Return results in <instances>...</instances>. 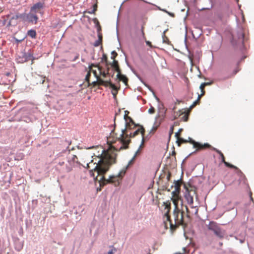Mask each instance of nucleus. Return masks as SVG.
<instances>
[{
    "label": "nucleus",
    "mask_w": 254,
    "mask_h": 254,
    "mask_svg": "<svg viewBox=\"0 0 254 254\" xmlns=\"http://www.w3.org/2000/svg\"><path fill=\"white\" fill-rule=\"evenodd\" d=\"M110 68L108 66L107 67V71H108V72H109Z\"/></svg>",
    "instance_id": "603ef678"
},
{
    "label": "nucleus",
    "mask_w": 254,
    "mask_h": 254,
    "mask_svg": "<svg viewBox=\"0 0 254 254\" xmlns=\"http://www.w3.org/2000/svg\"><path fill=\"white\" fill-rule=\"evenodd\" d=\"M137 127H138L139 128L132 132H129L128 134V136L127 137V138H125V140H126L127 141H128V139H129V142H128V144H129L130 142V138H131L134 137L135 136L139 134V133H140L142 135V143L140 146V148L142 146V145H143L144 142L145 141V138H144L145 129L142 126L138 125Z\"/></svg>",
    "instance_id": "0eeeda50"
},
{
    "label": "nucleus",
    "mask_w": 254,
    "mask_h": 254,
    "mask_svg": "<svg viewBox=\"0 0 254 254\" xmlns=\"http://www.w3.org/2000/svg\"><path fill=\"white\" fill-rule=\"evenodd\" d=\"M177 124L176 123H174V126H177Z\"/></svg>",
    "instance_id": "6e6d98bb"
},
{
    "label": "nucleus",
    "mask_w": 254,
    "mask_h": 254,
    "mask_svg": "<svg viewBox=\"0 0 254 254\" xmlns=\"http://www.w3.org/2000/svg\"><path fill=\"white\" fill-rule=\"evenodd\" d=\"M209 83H206V82H204V83H202L200 86V89L201 90H204V88L205 87V86L207 85H209Z\"/></svg>",
    "instance_id": "2f4dec72"
},
{
    "label": "nucleus",
    "mask_w": 254,
    "mask_h": 254,
    "mask_svg": "<svg viewBox=\"0 0 254 254\" xmlns=\"http://www.w3.org/2000/svg\"><path fill=\"white\" fill-rule=\"evenodd\" d=\"M27 35L32 38H36V32L35 30L31 29L28 31Z\"/></svg>",
    "instance_id": "f3484780"
},
{
    "label": "nucleus",
    "mask_w": 254,
    "mask_h": 254,
    "mask_svg": "<svg viewBox=\"0 0 254 254\" xmlns=\"http://www.w3.org/2000/svg\"><path fill=\"white\" fill-rule=\"evenodd\" d=\"M188 118H189V116L188 114H185L184 115V116L183 117V119L184 120V121L185 122H187L188 120Z\"/></svg>",
    "instance_id": "58836bf2"
},
{
    "label": "nucleus",
    "mask_w": 254,
    "mask_h": 254,
    "mask_svg": "<svg viewBox=\"0 0 254 254\" xmlns=\"http://www.w3.org/2000/svg\"><path fill=\"white\" fill-rule=\"evenodd\" d=\"M117 77L119 81H122L126 86L128 85L127 82L128 80L126 76L123 74H119L117 75Z\"/></svg>",
    "instance_id": "4468645a"
},
{
    "label": "nucleus",
    "mask_w": 254,
    "mask_h": 254,
    "mask_svg": "<svg viewBox=\"0 0 254 254\" xmlns=\"http://www.w3.org/2000/svg\"><path fill=\"white\" fill-rule=\"evenodd\" d=\"M200 99V97H198V98H197V100L194 101L193 103V104L190 106V108H192L194 107H195L196 105L199 104Z\"/></svg>",
    "instance_id": "a878e982"
},
{
    "label": "nucleus",
    "mask_w": 254,
    "mask_h": 254,
    "mask_svg": "<svg viewBox=\"0 0 254 254\" xmlns=\"http://www.w3.org/2000/svg\"><path fill=\"white\" fill-rule=\"evenodd\" d=\"M102 60L106 63V65L108 66L109 64L108 63L107 57L106 55H103Z\"/></svg>",
    "instance_id": "cd10ccee"
},
{
    "label": "nucleus",
    "mask_w": 254,
    "mask_h": 254,
    "mask_svg": "<svg viewBox=\"0 0 254 254\" xmlns=\"http://www.w3.org/2000/svg\"><path fill=\"white\" fill-rule=\"evenodd\" d=\"M201 94L200 95H198V97H200V98L203 96L205 94V91L204 90H201Z\"/></svg>",
    "instance_id": "37998d69"
},
{
    "label": "nucleus",
    "mask_w": 254,
    "mask_h": 254,
    "mask_svg": "<svg viewBox=\"0 0 254 254\" xmlns=\"http://www.w3.org/2000/svg\"><path fill=\"white\" fill-rule=\"evenodd\" d=\"M77 58H78V56L76 57L75 58V59L74 60V61H75V60H76V59H77Z\"/></svg>",
    "instance_id": "5fc2aeb1"
},
{
    "label": "nucleus",
    "mask_w": 254,
    "mask_h": 254,
    "mask_svg": "<svg viewBox=\"0 0 254 254\" xmlns=\"http://www.w3.org/2000/svg\"><path fill=\"white\" fill-rule=\"evenodd\" d=\"M139 125L135 123L126 124L125 128L122 129L121 133L118 134L115 132V128L111 131L110 135L107 138V142L112 145L110 149L115 151H119L123 149H127L128 147V142L125 140L128 136V134L130 130L134 129ZM115 128L116 124H114Z\"/></svg>",
    "instance_id": "f03ea898"
},
{
    "label": "nucleus",
    "mask_w": 254,
    "mask_h": 254,
    "mask_svg": "<svg viewBox=\"0 0 254 254\" xmlns=\"http://www.w3.org/2000/svg\"><path fill=\"white\" fill-rule=\"evenodd\" d=\"M187 142H190L189 138V140H188L185 139L180 137L179 138L177 139V143L179 146H180L182 143H187Z\"/></svg>",
    "instance_id": "a211bd4d"
},
{
    "label": "nucleus",
    "mask_w": 254,
    "mask_h": 254,
    "mask_svg": "<svg viewBox=\"0 0 254 254\" xmlns=\"http://www.w3.org/2000/svg\"><path fill=\"white\" fill-rule=\"evenodd\" d=\"M234 39H235V36H234V35H233V40H232V42L234 44Z\"/></svg>",
    "instance_id": "3c124183"
},
{
    "label": "nucleus",
    "mask_w": 254,
    "mask_h": 254,
    "mask_svg": "<svg viewBox=\"0 0 254 254\" xmlns=\"http://www.w3.org/2000/svg\"><path fill=\"white\" fill-rule=\"evenodd\" d=\"M112 93L114 97H116V95L118 93V89H117V87H116V89H113V91H112Z\"/></svg>",
    "instance_id": "473e14b6"
},
{
    "label": "nucleus",
    "mask_w": 254,
    "mask_h": 254,
    "mask_svg": "<svg viewBox=\"0 0 254 254\" xmlns=\"http://www.w3.org/2000/svg\"><path fill=\"white\" fill-rule=\"evenodd\" d=\"M113 253H114L113 250H112L108 252V254H113Z\"/></svg>",
    "instance_id": "09e8293b"
},
{
    "label": "nucleus",
    "mask_w": 254,
    "mask_h": 254,
    "mask_svg": "<svg viewBox=\"0 0 254 254\" xmlns=\"http://www.w3.org/2000/svg\"><path fill=\"white\" fill-rule=\"evenodd\" d=\"M98 69L99 70H100V73H101V74L104 77H106L107 75L109 74V72H108V71H107V72L106 71H102L101 70V67L99 66L98 67Z\"/></svg>",
    "instance_id": "393cba45"
},
{
    "label": "nucleus",
    "mask_w": 254,
    "mask_h": 254,
    "mask_svg": "<svg viewBox=\"0 0 254 254\" xmlns=\"http://www.w3.org/2000/svg\"><path fill=\"white\" fill-rule=\"evenodd\" d=\"M163 42L164 43H168L169 40L166 37V36H165V35L164 34V35L163 36Z\"/></svg>",
    "instance_id": "c9c22d12"
},
{
    "label": "nucleus",
    "mask_w": 254,
    "mask_h": 254,
    "mask_svg": "<svg viewBox=\"0 0 254 254\" xmlns=\"http://www.w3.org/2000/svg\"><path fill=\"white\" fill-rule=\"evenodd\" d=\"M116 153L112 149L103 150L100 159L98 163H93L92 160L87 164V168L90 169L91 176L94 177V173H96V179L100 182V186H105L108 184H113L115 187L119 186L126 174V169L121 170L116 175L110 176L108 179H106L104 176L110 166L116 163Z\"/></svg>",
    "instance_id": "f257e3e1"
},
{
    "label": "nucleus",
    "mask_w": 254,
    "mask_h": 254,
    "mask_svg": "<svg viewBox=\"0 0 254 254\" xmlns=\"http://www.w3.org/2000/svg\"><path fill=\"white\" fill-rule=\"evenodd\" d=\"M43 7V5L41 2L36 3L31 8V12L36 13L38 10H40Z\"/></svg>",
    "instance_id": "ddd939ff"
},
{
    "label": "nucleus",
    "mask_w": 254,
    "mask_h": 254,
    "mask_svg": "<svg viewBox=\"0 0 254 254\" xmlns=\"http://www.w3.org/2000/svg\"><path fill=\"white\" fill-rule=\"evenodd\" d=\"M238 39L240 42H243L244 39V34L242 31L241 30L238 34Z\"/></svg>",
    "instance_id": "412c9836"
},
{
    "label": "nucleus",
    "mask_w": 254,
    "mask_h": 254,
    "mask_svg": "<svg viewBox=\"0 0 254 254\" xmlns=\"http://www.w3.org/2000/svg\"><path fill=\"white\" fill-rule=\"evenodd\" d=\"M148 112L150 114H153L155 112V109L153 107H151L148 110Z\"/></svg>",
    "instance_id": "e433bc0d"
},
{
    "label": "nucleus",
    "mask_w": 254,
    "mask_h": 254,
    "mask_svg": "<svg viewBox=\"0 0 254 254\" xmlns=\"http://www.w3.org/2000/svg\"><path fill=\"white\" fill-rule=\"evenodd\" d=\"M118 56V54L114 51L112 52L111 59L115 60L116 57Z\"/></svg>",
    "instance_id": "7c9ffc66"
},
{
    "label": "nucleus",
    "mask_w": 254,
    "mask_h": 254,
    "mask_svg": "<svg viewBox=\"0 0 254 254\" xmlns=\"http://www.w3.org/2000/svg\"><path fill=\"white\" fill-rule=\"evenodd\" d=\"M129 114V112L127 111H125V114L124 116V119L126 121V124H130V123H135L132 118L129 116H128V114Z\"/></svg>",
    "instance_id": "2eb2a0df"
},
{
    "label": "nucleus",
    "mask_w": 254,
    "mask_h": 254,
    "mask_svg": "<svg viewBox=\"0 0 254 254\" xmlns=\"http://www.w3.org/2000/svg\"><path fill=\"white\" fill-rule=\"evenodd\" d=\"M174 126H172L170 129V135L171 136L173 132Z\"/></svg>",
    "instance_id": "79ce46f5"
},
{
    "label": "nucleus",
    "mask_w": 254,
    "mask_h": 254,
    "mask_svg": "<svg viewBox=\"0 0 254 254\" xmlns=\"http://www.w3.org/2000/svg\"><path fill=\"white\" fill-rule=\"evenodd\" d=\"M171 199L175 206L173 212V217L175 220L174 225L182 224V212H181L180 209L178 206L179 201L181 200V196L179 194H172Z\"/></svg>",
    "instance_id": "20e7f679"
},
{
    "label": "nucleus",
    "mask_w": 254,
    "mask_h": 254,
    "mask_svg": "<svg viewBox=\"0 0 254 254\" xmlns=\"http://www.w3.org/2000/svg\"><path fill=\"white\" fill-rule=\"evenodd\" d=\"M134 158H135V156H134L129 161V162L128 163V164L127 166H126V167L125 168H123V169H126V171H127V168L130 166L131 165L133 162H134Z\"/></svg>",
    "instance_id": "5701e85b"
},
{
    "label": "nucleus",
    "mask_w": 254,
    "mask_h": 254,
    "mask_svg": "<svg viewBox=\"0 0 254 254\" xmlns=\"http://www.w3.org/2000/svg\"><path fill=\"white\" fill-rule=\"evenodd\" d=\"M157 129V127H153L152 129H151V131L153 132V133H154L156 130Z\"/></svg>",
    "instance_id": "49530a36"
},
{
    "label": "nucleus",
    "mask_w": 254,
    "mask_h": 254,
    "mask_svg": "<svg viewBox=\"0 0 254 254\" xmlns=\"http://www.w3.org/2000/svg\"><path fill=\"white\" fill-rule=\"evenodd\" d=\"M102 44V42L99 41V40H97V41H95V42L94 43V46L95 47H98L100 45H101Z\"/></svg>",
    "instance_id": "72a5a7b5"
},
{
    "label": "nucleus",
    "mask_w": 254,
    "mask_h": 254,
    "mask_svg": "<svg viewBox=\"0 0 254 254\" xmlns=\"http://www.w3.org/2000/svg\"><path fill=\"white\" fill-rule=\"evenodd\" d=\"M28 18L29 21L32 22H34L36 24L37 22L38 17L36 15L33 14H29L28 15Z\"/></svg>",
    "instance_id": "dca6fc26"
},
{
    "label": "nucleus",
    "mask_w": 254,
    "mask_h": 254,
    "mask_svg": "<svg viewBox=\"0 0 254 254\" xmlns=\"http://www.w3.org/2000/svg\"><path fill=\"white\" fill-rule=\"evenodd\" d=\"M111 65L113 68L114 69L116 68H117L119 66L118 62L115 60H114L112 64H111Z\"/></svg>",
    "instance_id": "4be33fe9"
},
{
    "label": "nucleus",
    "mask_w": 254,
    "mask_h": 254,
    "mask_svg": "<svg viewBox=\"0 0 254 254\" xmlns=\"http://www.w3.org/2000/svg\"><path fill=\"white\" fill-rule=\"evenodd\" d=\"M212 150L216 151L217 153H218L220 155L222 159V162H223L227 167L235 169H238L237 167L225 161V157L221 151L218 150L215 148H212Z\"/></svg>",
    "instance_id": "9b49d317"
},
{
    "label": "nucleus",
    "mask_w": 254,
    "mask_h": 254,
    "mask_svg": "<svg viewBox=\"0 0 254 254\" xmlns=\"http://www.w3.org/2000/svg\"><path fill=\"white\" fill-rule=\"evenodd\" d=\"M251 200H252V201L254 203V200L253 198V197L251 196Z\"/></svg>",
    "instance_id": "864d4df0"
},
{
    "label": "nucleus",
    "mask_w": 254,
    "mask_h": 254,
    "mask_svg": "<svg viewBox=\"0 0 254 254\" xmlns=\"http://www.w3.org/2000/svg\"><path fill=\"white\" fill-rule=\"evenodd\" d=\"M145 42H146V45H147V46H149L150 48H152V47H153V46H152V44H151V43L150 41H146V40H145Z\"/></svg>",
    "instance_id": "ea45409f"
},
{
    "label": "nucleus",
    "mask_w": 254,
    "mask_h": 254,
    "mask_svg": "<svg viewBox=\"0 0 254 254\" xmlns=\"http://www.w3.org/2000/svg\"><path fill=\"white\" fill-rule=\"evenodd\" d=\"M209 231L213 232L214 235L220 239H223L225 235V231L220 227V225L215 221H210L207 225Z\"/></svg>",
    "instance_id": "39448f33"
},
{
    "label": "nucleus",
    "mask_w": 254,
    "mask_h": 254,
    "mask_svg": "<svg viewBox=\"0 0 254 254\" xmlns=\"http://www.w3.org/2000/svg\"><path fill=\"white\" fill-rule=\"evenodd\" d=\"M104 86L106 87L110 86L112 89H116V86L111 82L110 80L109 81H105Z\"/></svg>",
    "instance_id": "aec40b11"
},
{
    "label": "nucleus",
    "mask_w": 254,
    "mask_h": 254,
    "mask_svg": "<svg viewBox=\"0 0 254 254\" xmlns=\"http://www.w3.org/2000/svg\"><path fill=\"white\" fill-rule=\"evenodd\" d=\"M170 177H171V174L170 173H169L167 176V180L169 181L170 179Z\"/></svg>",
    "instance_id": "de8ad7c7"
},
{
    "label": "nucleus",
    "mask_w": 254,
    "mask_h": 254,
    "mask_svg": "<svg viewBox=\"0 0 254 254\" xmlns=\"http://www.w3.org/2000/svg\"><path fill=\"white\" fill-rule=\"evenodd\" d=\"M64 164V161H60L59 162L58 164L60 166H63Z\"/></svg>",
    "instance_id": "a18cd8bd"
},
{
    "label": "nucleus",
    "mask_w": 254,
    "mask_h": 254,
    "mask_svg": "<svg viewBox=\"0 0 254 254\" xmlns=\"http://www.w3.org/2000/svg\"><path fill=\"white\" fill-rule=\"evenodd\" d=\"M93 72L94 74H95V75L96 77H97V76H98L97 75V72H96V71L95 70H93Z\"/></svg>",
    "instance_id": "8fccbe9b"
},
{
    "label": "nucleus",
    "mask_w": 254,
    "mask_h": 254,
    "mask_svg": "<svg viewBox=\"0 0 254 254\" xmlns=\"http://www.w3.org/2000/svg\"><path fill=\"white\" fill-rule=\"evenodd\" d=\"M191 209H194V211H191L188 208L187 205L182 204L181 208L180 209L181 212H182L183 215V222L181 226H186V224L185 222L184 214L186 213V217L188 219H190L193 215H197L198 213V208L196 206H190Z\"/></svg>",
    "instance_id": "423d86ee"
},
{
    "label": "nucleus",
    "mask_w": 254,
    "mask_h": 254,
    "mask_svg": "<svg viewBox=\"0 0 254 254\" xmlns=\"http://www.w3.org/2000/svg\"><path fill=\"white\" fill-rule=\"evenodd\" d=\"M98 39L99 41L102 42V34L100 33H98Z\"/></svg>",
    "instance_id": "a19ab883"
},
{
    "label": "nucleus",
    "mask_w": 254,
    "mask_h": 254,
    "mask_svg": "<svg viewBox=\"0 0 254 254\" xmlns=\"http://www.w3.org/2000/svg\"><path fill=\"white\" fill-rule=\"evenodd\" d=\"M185 188L186 189L187 191V192L185 195V199L187 200L188 203L190 206H192L193 203V196L195 194V191L191 187L189 189L187 188L186 185H185Z\"/></svg>",
    "instance_id": "1a4fd4ad"
},
{
    "label": "nucleus",
    "mask_w": 254,
    "mask_h": 254,
    "mask_svg": "<svg viewBox=\"0 0 254 254\" xmlns=\"http://www.w3.org/2000/svg\"><path fill=\"white\" fill-rule=\"evenodd\" d=\"M175 190L173 191L172 194H179L181 190L182 182L180 180L175 181L174 183Z\"/></svg>",
    "instance_id": "f8f14e48"
},
{
    "label": "nucleus",
    "mask_w": 254,
    "mask_h": 254,
    "mask_svg": "<svg viewBox=\"0 0 254 254\" xmlns=\"http://www.w3.org/2000/svg\"><path fill=\"white\" fill-rule=\"evenodd\" d=\"M115 70L118 72L117 75L122 74L121 73V70L119 66L117 68H115Z\"/></svg>",
    "instance_id": "4c0bfd02"
},
{
    "label": "nucleus",
    "mask_w": 254,
    "mask_h": 254,
    "mask_svg": "<svg viewBox=\"0 0 254 254\" xmlns=\"http://www.w3.org/2000/svg\"><path fill=\"white\" fill-rule=\"evenodd\" d=\"M144 27L143 25H142L141 26V34H142V36L143 39H144V40H146V37H145V33H144Z\"/></svg>",
    "instance_id": "c756f323"
},
{
    "label": "nucleus",
    "mask_w": 254,
    "mask_h": 254,
    "mask_svg": "<svg viewBox=\"0 0 254 254\" xmlns=\"http://www.w3.org/2000/svg\"><path fill=\"white\" fill-rule=\"evenodd\" d=\"M98 80V85H103L105 84V81L101 79L99 76H97Z\"/></svg>",
    "instance_id": "b1692460"
},
{
    "label": "nucleus",
    "mask_w": 254,
    "mask_h": 254,
    "mask_svg": "<svg viewBox=\"0 0 254 254\" xmlns=\"http://www.w3.org/2000/svg\"><path fill=\"white\" fill-rule=\"evenodd\" d=\"M191 211H194V209H192V210H190Z\"/></svg>",
    "instance_id": "4d7b16f0"
},
{
    "label": "nucleus",
    "mask_w": 254,
    "mask_h": 254,
    "mask_svg": "<svg viewBox=\"0 0 254 254\" xmlns=\"http://www.w3.org/2000/svg\"><path fill=\"white\" fill-rule=\"evenodd\" d=\"M183 130V128H180L178 131L175 133V137L177 138V139L179 138L180 137L181 133Z\"/></svg>",
    "instance_id": "c85d7f7f"
},
{
    "label": "nucleus",
    "mask_w": 254,
    "mask_h": 254,
    "mask_svg": "<svg viewBox=\"0 0 254 254\" xmlns=\"http://www.w3.org/2000/svg\"><path fill=\"white\" fill-rule=\"evenodd\" d=\"M163 208L161 211L163 214V220L164 226L166 229L170 228L171 231H175L181 224L175 225V220L171 219L170 212L171 209V203L170 200L164 202L162 204Z\"/></svg>",
    "instance_id": "7ed1b4c3"
},
{
    "label": "nucleus",
    "mask_w": 254,
    "mask_h": 254,
    "mask_svg": "<svg viewBox=\"0 0 254 254\" xmlns=\"http://www.w3.org/2000/svg\"><path fill=\"white\" fill-rule=\"evenodd\" d=\"M97 10V5L96 4H94L93 5V9H92V11L89 12V13H94L95 11Z\"/></svg>",
    "instance_id": "f704fd0d"
},
{
    "label": "nucleus",
    "mask_w": 254,
    "mask_h": 254,
    "mask_svg": "<svg viewBox=\"0 0 254 254\" xmlns=\"http://www.w3.org/2000/svg\"><path fill=\"white\" fill-rule=\"evenodd\" d=\"M92 84L93 85V86H96L98 85V80L96 81L93 82L92 83Z\"/></svg>",
    "instance_id": "c03bdc74"
},
{
    "label": "nucleus",
    "mask_w": 254,
    "mask_h": 254,
    "mask_svg": "<svg viewBox=\"0 0 254 254\" xmlns=\"http://www.w3.org/2000/svg\"><path fill=\"white\" fill-rule=\"evenodd\" d=\"M24 17L23 14H16L14 15H13L11 16V17L10 18L9 22H11L12 20H17L19 19H22Z\"/></svg>",
    "instance_id": "6ab92c4d"
},
{
    "label": "nucleus",
    "mask_w": 254,
    "mask_h": 254,
    "mask_svg": "<svg viewBox=\"0 0 254 254\" xmlns=\"http://www.w3.org/2000/svg\"><path fill=\"white\" fill-rule=\"evenodd\" d=\"M190 139V143L193 144V146L194 148H197V150H203L207 148H211L212 149L213 147H212L209 144L206 143L204 144H202L197 142H195L194 140H192L191 138L189 137Z\"/></svg>",
    "instance_id": "9d476101"
},
{
    "label": "nucleus",
    "mask_w": 254,
    "mask_h": 254,
    "mask_svg": "<svg viewBox=\"0 0 254 254\" xmlns=\"http://www.w3.org/2000/svg\"><path fill=\"white\" fill-rule=\"evenodd\" d=\"M75 163H78L77 156L73 154H69L68 156L67 164H66L65 172H70L74 166Z\"/></svg>",
    "instance_id": "6e6552de"
},
{
    "label": "nucleus",
    "mask_w": 254,
    "mask_h": 254,
    "mask_svg": "<svg viewBox=\"0 0 254 254\" xmlns=\"http://www.w3.org/2000/svg\"><path fill=\"white\" fill-rule=\"evenodd\" d=\"M90 76H91V72H90V71H89L86 75V77H85V80L86 82H87L89 84H90Z\"/></svg>",
    "instance_id": "bb28decb"
}]
</instances>
